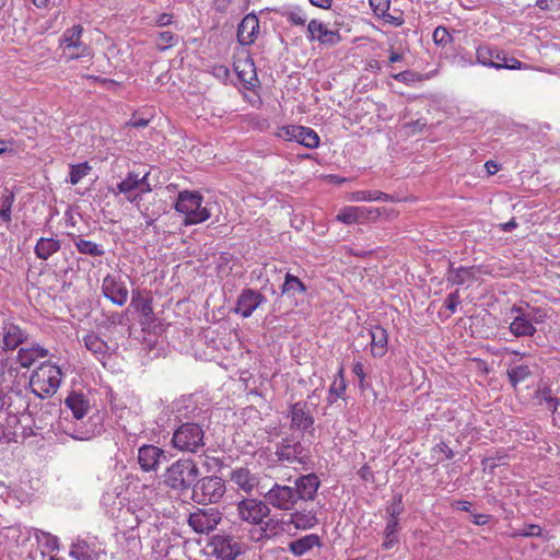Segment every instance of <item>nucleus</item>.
Masks as SVG:
<instances>
[{
	"label": "nucleus",
	"mask_w": 560,
	"mask_h": 560,
	"mask_svg": "<svg viewBox=\"0 0 560 560\" xmlns=\"http://www.w3.org/2000/svg\"><path fill=\"white\" fill-rule=\"evenodd\" d=\"M65 406L71 411L72 418L65 416L59 421V429L74 440L88 441L104 431L103 417L95 412L88 417L91 409L89 398L82 394L72 392L65 399Z\"/></svg>",
	"instance_id": "f257e3e1"
},
{
	"label": "nucleus",
	"mask_w": 560,
	"mask_h": 560,
	"mask_svg": "<svg viewBox=\"0 0 560 560\" xmlns=\"http://www.w3.org/2000/svg\"><path fill=\"white\" fill-rule=\"evenodd\" d=\"M199 474V468L194 459L180 458L167 467L163 482L172 490L184 494L192 490Z\"/></svg>",
	"instance_id": "f03ea898"
},
{
	"label": "nucleus",
	"mask_w": 560,
	"mask_h": 560,
	"mask_svg": "<svg viewBox=\"0 0 560 560\" xmlns=\"http://www.w3.org/2000/svg\"><path fill=\"white\" fill-rule=\"evenodd\" d=\"M1 410L7 413V422L10 427L20 423V418H30L33 422V411L31 409V392L28 388L11 387L7 393L0 396Z\"/></svg>",
	"instance_id": "7ed1b4c3"
},
{
	"label": "nucleus",
	"mask_w": 560,
	"mask_h": 560,
	"mask_svg": "<svg viewBox=\"0 0 560 560\" xmlns=\"http://www.w3.org/2000/svg\"><path fill=\"white\" fill-rule=\"evenodd\" d=\"M61 378L62 372L59 366L49 362L42 363L30 377V392L40 399L51 397L57 393Z\"/></svg>",
	"instance_id": "20e7f679"
},
{
	"label": "nucleus",
	"mask_w": 560,
	"mask_h": 560,
	"mask_svg": "<svg viewBox=\"0 0 560 560\" xmlns=\"http://www.w3.org/2000/svg\"><path fill=\"white\" fill-rule=\"evenodd\" d=\"M172 446L185 453H198L205 446V430L195 422H184L173 432Z\"/></svg>",
	"instance_id": "39448f33"
},
{
	"label": "nucleus",
	"mask_w": 560,
	"mask_h": 560,
	"mask_svg": "<svg viewBox=\"0 0 560 560\" xmlns=\"http://www.w3.org/2000/svg\"><path fill=\"white\" fill-rule=\"evenodd\" d=\"M175 210L185 214V225L205 222L211 215L209 209L202 206V196L197 191H180L175 203Z\"/></svg>",
	"instance_id": "423d86ee"
},
{
	"label": "nucleus",
	"mask_w": 560,
	"mask_h": 560,
	"mask_svg": "<svg viewBox=\"0 0 560 560\" xmlns=\"http://www.w3.org/2000/svg\"><path fill=\"white\" fill-rule=\"evenodd\" d=\"M225 491V482L221 477H198L191 490V500L199 505L215 504L220 502Z\"/></svg>",
	"instance_id": "0eeeda50"
},
{
	"label": "nucleus",
	"mask_w": 560,
	"mask_h": 560,
	"mask_svg": "<svg viewBox=\"0 0 560 560\" xmlns=\"http://www.w3.org/2000/svg\"><path fill=\"white\" fill-rule=\"evenodd\" d=\"M276 456L281 462H288L290 464L299 463L306 464L310 459V451L302 443L301 439L295 435L283 438L276 445Z\"/></svg>",
	"instance_id": "6e6552de"
},
{
	"label": "nucleus",
	"mask_w": 560,
	"mask_h": 560,
	"mask_svg": "<svg viewBox=\"0 0 560 560\" xmlns=\"http://www.w3.org/2000/svg\"><path fill=\"white\" fill-rule=\"evenodd\" d=\"M222 521V513L217 508H197L188 515L187 523L197 534L213 532Z\"/></svg>",
	"instance_id": "1a4fd4ad"
},
{
	"label": "nucleus",
	"mask_w": 560,
	"mask_h": 560,
	"mask_svg": "<svg viewBox=\"0 0 560 560\" xmlns=\"http://www.w3.org/2000/svg\"><path fill=\"white\" fill-rule=\"evenodd\" d=\"M212 555L220 560H235L244 553L245 545L230 535H215L211 538Z\"/></svg>",
	"instance_id": "9d476101"
},
{
	"label": "nucleus",
	"mask_w": 560,
	"mask_h": 560,
	"mask_svg": "<svg viewBox=\"0 0 560 560\" xmlns=\"http://www.w3.org/2000/svg\"><path fill=\"white\" fill-rule=\"evenodd\" d=\"M290 429L303 433H313L315 419L307 401H298L289 406Z\"/></svg>",
	"instance_id": "9b49d317"
},
{
	"label": "nucleus",
	"mask_w": 560,
	"mask_h": 560,
	"mask_svg": "<svg viewBox=\"0 0 560 560\" xmlns=\"http://www.w3.org/2000/svg\"><path fill=\"white\" fill-rule=\"evenodd\" d=\"M267 505L282 511H291L295 508L298 500L293 487L275 483L265 494Z\"/></svg>",
	"instance_id": "f8f14e48"
},
{
	"label": "nucleus",
	"mask_w": 560,
	"mask_h": 560,
	"mask_svg": "<svg viewBox=\"0 0 560 560\" xmlns=\"http://www.w3.org/2000/svg\"><path fill=\"white\" fill-rule=\"evenodd\" d=\"M237 513L242 521L260 525L270 513L266 502L257 499H243L237 503Z\"/></svg>",
	"instance_id": "ddd939ff"
},
{
	"label": "nucleus",
	"mask_w": 560,
	"mask_h": 560,
	"mask_svg": "<svg viewBox=\"0 0 560 560\" xmlns=\"http://www.w3.org/2000/svg\"><path fill=\"white\" fill-rule=\"evenodd\" d=\"M307 39L308 42H318L323 46L334 47L341 42V35L338 30H329L327 25L313 19L307 24Z\"/></svg>",
	"instance_id": "4468645a"
},
{
	"label": "nucleus",
	"mask_w": 560,
	"mask_h": 560,
	"mask_svg": "<svg viewBox=\"0 0 560 560\" xmlns=\"http://www.w3.org/2000/svg\"><path fill=\"white\" fill-rule=\"evenodd\" d=\"M83 34V26L81 24L73 25L63 32L59 39V47L65 49H75L77 52H71L69 59H79L89 55V47L85 45L81 37Z\"/></svg>",
	"instance_id": "2eb2a0df"
},
{
	"label": "nucleus",
	"mask_w": 560,
	"mask_h": 560,
	"mask_svg": "<svg viewBox=\"0 0 560 560\" xmlns=\"http://www.w3.org/2000/svg\"><path fill=\"white\" fill-rule=\"evenodd\" d=\"M167 460L166 452L155 445L144 444L138 450V463L143 471H156Z\"/></svg>",
	"instance_id": "dca6fc26"
},
{
	"label": "nucleus",
	"mask_w": 560,
	"mask_h": 560,
	"mask_svg": "<svg viewBox=\"0 0 560 560\" xmlns=\"http://www.w3.org/2000/svg\"><path fill=\"white\" fill-rule=\"evenodd\" d=\"M266 296L254 289H244L237 298L234 312L243 318H248L265 302Z\"/></svg>",
	"instance_id": "f3484780"
},
{
	"label": "nucleus",
	"mask_w": 560,
	"mask_h": 560,
	"mask_svg": "<svg viewBox=\"0 0 560 560\" xmlns=\"http://www.w3.org/2000/svg\"><path fill=\"white\" fill-rule=\"evenodd\" d=\"M320 486V479L314 472L301 475L294 480L293 490L299 501H313Z\"/></svg>",
	"instance_id": "a211bd4d"
},
{
	"label": "nucleus",
	"mask_w": 560,
	"mask_h": 560,
	"mask_svg": "<svg viewBox=\"0 0 560 560\" xmlns=\"http://www.w3.org/2000/svg\"><path fill=\"white\" fill-rule=\"evenodd\" d=\"M102 292L106 299L118 306H122L128 300L126 283L112 275H107L103 279Z\"/></svg>",
	"instance_id": "6ab92c4d"
},
{
	"label": "nucleus",
	"mask_w": 560,
	"mask_h": 560,
	"mask_svg": "<svg viewBox=\"0 0 560 560\" xmlns=\"http://www.w3.org/2000/svg\"><path fill=\"white\" fill-rule=\"evenodd\" d=\"M512 313H515V317L511 322L509 326L510 332L514 337H533L537 329L533 325L534 317L526 316L525 310L521 306H513L511 308Z\"/></svg>",
	"instance_id": "aec40b11"
},
{
	"label": "nucleus",
	"mask_w": 560,
	"mask_h": 560,
	"mask_svg": "<svg viewBox=\"0 0 560 560\" xmlns=\"http://www.w3.org/2000/svg\"><path fill=\"white\" fill-rule=\"evenodd\" d=\"M140 313V324L143 330H151L155 322V315L152 307V299L141 294L140 291H132L131 304Z\"/></svg>",
	"instance_id": "412c9836"
},
{
	"label": "nucleus",
	"mask_w": 560,
	"mask_h": 560,
	"mask_svg": "<svg viewBox=\"0 0 560 560\" xmlns=\"http://www.w3.org/2000/svg\"><path fill=\"white\" fill-rule=\"evenodd\" d=\"M2 350L12 351L20 345L26 341L28 334L23 330L19 325L10 320H4L2 324Z\"/></svg>",
	"instance_id": "4be33fe9"
},
{
	"label": "nucleus",
	"mask_w": 560,
	"mask_h": 560,
	"mask_svg": "<svg viewBox=\"0 0 560 560\" xmlns=\"http://www.w3.org/2000/svg\"><path fill=\"white\" fill-rule=\"evenodd\" d=\"M149 177V173H145L142 177H139L138 174L133 172H129L127 177L118 183L116 187L110 188V191L114 195L124 194L127 197V200L130 202H135L140 198V194H135V190L144 184L147 178Z\"/></svg>",
	"instance_id": "5701e85b"
},
{
	"label": "nucleus",
	"mask_w": 560,
	"mask_h": 560,
	"mask_svg": "<svg viewBox=\"0 0 560 560\" xmlns=\"http://www.w3.org/2000/svg\"><path fill=\"white\" fill-rule=\"evenodd\" d=\"M293 510L289 515L288 524L293 525L295 529L308 530L319 523L316 510L306 506Z\"/></svg>",
	"instance_id": "b1692460"
},
{
	"label": "nucleus",
	"mask_w": 560,
	"mask_h": 560,
	"mask_svg": "<svg viewBox=\"0 0 560 560\" xmlns=\"http://www.w3.org/2000/svg\"><path fill=\"white\" fill-rule=\"evenodd\" d=\"M259 32V20L256 14L249 13L243 18L237 27V40L246 46L255 42Z\"/></svg>",
	"instance_id": "393cba45"
},
{
	"label": "nucleus",
	"mask_w": 560,
	"mask_h": 560,
	"mask_svg": "<svg viewBox=\"0 0 560 560\" xmlns=\"http://www.w3.org/2000/svg\"><path fill=\"white\" fill-rule=\"evenodd\" d=\"M230 480L246 493H250L259 483V478L246 467L233 469Z\"/></svg>",
	"instance_id": "a878e982"
},
{
	"label": "nucleus",
	"mask_w": 560,
	"mask_h": 560,
	"mask_svg": "<svg viewBox=\"0 0 560 560\" xmlns=\"http://www.w3.org/2000/svg\"><path fill=\"white\" fill-rule=\"evenodd\" d=\"M323 542L317 534H308L299 539L292 540L288 545V550L295 557H301L315 547H322Z\"/></svg>",
	"instance_id": "bb28decb"
},
{
	"label": "nucleus",
	"mask_w": 560,
	"mask_h": 560,
	"mask_svg": "<svg viewBox=\"0 0 560 560\" xmlns=\"http://www.w3.org/2000/svg\"><path fill=\"white\" fill-rule=\"evenodd\" d=\"M477 270L476 266L454 268L453 262L448 261L447 281L457 285L472 282L476 280Z\"/></svg>",
	"instance_id": "cd10ccee"
},
{
	"label": "nucleus",
	"mask_w": 560,
	"mask_h": 560,
	"mask_svg": "<svg viewBox=\"0 0 560 560\" xmlns=\"http://www.w3.org/2000/svg\"><path fill=\"white\" fill-rule=\"evenodd\" d=\"M371 336V351L373 357L382 358L387 350L388 335L382 326H374L369 331Z\"/></svg>",
	"instance_id": "c85d7f7f"
},
{
	"label": "nucleus",
	"mask_w": 560,
	"mask_h": 560,
	"mask_svg": "<svg viewBox=\"0 0 560 560\" xmlns=\"http://www.w3.org/2000/svg\"><path fill=\"white\" fill-rule=\"evenodd\" d=\"M61 245L58 240L52 237H40L34 248L36 256L42 260H47L50 256L60 249Z\"/></svg>",
	"instance_id": "c756f323"
},
{
	"label": "nucleus",
	"mask_w": 560,
	"mask_h": 560,
	"mask_svg": "<svg viewBox=\"0 0 560 560\" xmlns=\"http://www.w3.org/2000/svg\"><path fill=\"white\" fill-rule=\"evenodd\" d=\"M493 63L498 66V67H492L495 70H502V69L517 70V69H522V67H523V63L518 59H516L514 57H509L504 50L499 49L498 47H494Z\"/></svg>",
	"instance_id": "7c9ffc66"
},
{
	"label": "nucleus",
	"mask_w": 560,
	"mask_h": 560,
	"mask_svg": "<svg viewBox=\"0 0 560 560\" xmlns=\"http://www.w3.org/2000/svg\"><path fill=\"white\" fill-rule=\"evenodd\" d=\"M84 345L89 351L104 359L109 351V347L97 334L90 332L84 338Z\"/></svg>",
	"instance_id": "2f4dec72"
},
{
	"label": "nucleus",
	"mask_w": 560,
	"mask_h": 560,
	"mask_svg": "<svg viewBox=\"0 0 560 560\" xmlns=\"http://www.w3.org/2000/svg\"><path fill=\"white\" fill-rule=\"evenodd\" d=\"M306 292V285L296 276L287 272L284 282L281 285V293L288 296H295Z\"/></svg>",
	"instance_id": "473e14b6"
},
{
	"label": "nucleus",
	"mask_w": 560,
	"mask_h": 560,
	"mask_svg": "<svg viewBox=\"0 0 560 560\" xmlns=\"http://www.w3.org/2000/svg\"><path fill=\"white\" fill-rule=\"evenodd\" d=\"M296 142L299 144L304 145L307 149H315L319 145V136L314 129L305 126H300Z\"/></svg>",
	"instance_id": "72a5a7b5"
},
{
	"label": "nucleus",
	"mask_w": 560,
	"mask_h": 560,
	"mask_svg": "<svg viewBox=\"0 0 560 560\" xmlns=\"http://www.w3.org/2000/svg\"><path fill=\"white\" fill-rule=\"evenodd\" d=\"M70 556L78 560H94V551L90 548L89 544L83 539H78L72 542L70 548Z\"/></svg>",
	"instance_id": "f704fd0d"
},
{
	"label": "nucleus",
	"mask_w": 560,
	"mask_h": 560,
	"mask_svg": "<svg viewBox=\"0 0 560 560\" xmlns=\"http://www.w3.org/2000/svg\"><path fill=\"white\" fill-rule=\"evenodd\" d=\"M346 388L347 386L343 378V370L341 369L329 387V393L327 397L328 404L332 405L337 401L338 398L342 397V395L346 392Z\"/></svg>",
	"instance_id": "c9c22d12"
},
{
	"label": "nucleus",
	"mask_w": 560,
	"mask_h": 560,
	"mask_svg": "<svg viewBox=\"0 0 560 560\" xmlns=\"http://www.w3.org/2000/svg\"><path fill=\"white\" fill-rule=\"evenodd\" d=\"M510 384L516 388V386L524 382L532 375V371L528 365L521 364L514 368H510L506 371Z\"/></svg>",
	"instance_id": "e433bc0d"
},
{
	"label": "nucleus",
	"mask_w": 560,
	"mask_h": 560,
	"mask_svg": "<svg viewBox=\"0 0 560 560\" xmlns=\"http://www.w3.org/2000/svg\"><path fill=\"white\" fill-rule=\"evenodd\" d=\"M74 245L78 252L84 255L100 257L105 254L103 247L92 241L78 238L77 241H74Z\"/></svg>",
	"instance_id": "4c0bfd02"
},
{
	"label": "nucleus",
	"mask_w": 560,
	"mask_h": 560,
	"mask_svg": "<svg viewBox=\"0 0 560 560\" xmlns=\"http://www.w3.org/2000/svg\"><path fill=\"white\" fill-rule=\"evenodd\" d=\"M398 521H387L384 529V541L382 544L385 550H390L398 542Z\"/></svg>",
	"instance_id": "58836bf2"
},
{
	"label": "nucleus",
	"mask_w": 560,
	"mask_h": 560,
	"mask_svg": "<svg viewBox=\"0 0 560 560\" xmlns=\"http://www.w3.org/2000/svg\"><path fill=\"white\" fill-rule=\"evenodd\" d=\"M494 46L480 45L476 48V62L485 67H498L493 63Z\"/></svg>",
	"instance_id": "ea45409f"
},
{
	"label": "nucleus",
	"mask_w": 560,
	"mask_h": 560,
	"mask_svg": "<svg viewBox=\"0 0 560 560\" xmlns=\"http://www.w3.org/2000/svg\"><path fill=\"white\" fill-rule=\"evenodd\" d=\"M508 458L509 455L505 451H495L492 455L485 457L481 460V465L483 467V470H489L490 472H493L494 468L501 464H505Z\"/></svg>",
	"instance_id": "a19ab883"
},
{
	"label": "nucleus",
	"mask_w": 560,
	"mask_h": 560,
	"mask_svg": "<svg viewBox=\"0 0 560 560\" xmlns=\"http://www.w3.org/2000/svg\"><path fill=\"white\" fill-rule=\"evenodd\" d=\"M91 170L92 167L89 165L88 162L70 165L69 183L71 185H77L83 177H85L91 172Z\"/></svg>",
	"instance_id": "79ce46f5"
},
{
	"label": "nucleus",
	"mask_w": 560,
	"mask_h": 560,
	"mask_svg": "<svg viewBox=\"0 0 560 560\" xmlns=\"http://www.w3.org/2000/svg\"><path fill=\"white\" fill-rule=\"evenodd\" d=\"M177 40H178V37L174 33H172L170 31L161 32L158 35L156 48L160 51H164V50L175 46L177 44Z\"/></svg>",
	"instance_id": "37998d69"
},
{
	"label": "nucleus",
	"mask_w": 560,
	"mask_h": 560,
	"mask_svg": "<svg viewBox=\"0 0 560 560\" xmlns=\"http://www.w3.org/2000/svg\"><path fill=\"white\" fill-rule=\"evenodd\" d=\"M360 217H361V211L359 208L349 207V208L342 209L338 213L337 220L342 223H346V224H352V223L358 222Z\"/></svg>",
	"instance_id": "c03bdc74"
},
{
	"label": "nucleus",
	"mask_w": 560,
	"mask_h": 560,
	"mask_svg": "<svg viewBox=\"0 0 560 560\" xmlns=\"http://www.w3.org/2000/svg\"><path fill=\"white\" fill-rule=\"evenodd\" d=\"M387 521H398L399 515L404 512L402 497L397 494L393 498V502L387 506Z\"/></svg>",
	"instance_id": "a18cd8bd"
},
{
	"label": "nucleus",
	"mask_w": 560,
	"mask_h": 560,
	"mask_svg": "<svg viewBox=\"0 0 560 560\" xmlns=\"http://www.w3.org/2000/svg\"><path fill=\"white\" fill-rule=\"evenodd\" d=\"M357 200H363V201H388L389 196L385 192H382L380 190H363L357 192Z\"/></svg>",
	"instance_id": "49530a36"
},
{
	"label": "nucleus",
	"mask_w": 560,
	"mask_h": 560,
	"mask_svg": "<svg viewBox=\"0 0 560 560\" xmlns=\"http://www.w3.org/2000/svg\"><path fill=\"white\" fill-rule=\"evenodd\" d=\"M35 352L31 350V348H21L18 351L16 361L20 363L22 368H30L36 360Z\"/></svg>",
	"instance_id": "de8ad7c7"
},
{
	"label": "nucleus",
	"mask_w": 560,
	"mask_h": 560,
	"mask_svg": "<svg viewBox=\"0 0 560 560\" xmlns=\"http://www.w3.org/2000/svg\"><path fill=\"white\" fill-rule=\"evenodd\" d=\"M36 538L39 540L42 538H45V547L50 550H57L59 549V540L56 536L51 535L50 533L44 532L42 529H36L35 534Z\"/></svg>",
	"instance_id": "09e8293b"
},
{
	"label": "nucleus",
	"mask_w": 560,
	"mask_h": 560,
	"mask_svg": "<svg viewBox=\"0 0 560 560\" xmlns=\"http://www.w3.org/2000/svg\"><path fill=\"white\" fill-rule=\"evenodd\" d=\"M299 130H300L299 125H289V126L281 127L277 135L279 138L285 140V141H295L296 142V137H298Z\"/></svg>",
	"instance_id": "8fccbe9b"
},
{
	"label": "nucleus",
	"mask_w": 560,
	"mask_h": 560,
	"mask_svg": "<svg viewBox=\"0 0 560 560\" xmlns=\"http://www.w3.org/2000/svg\"><path fill=\"white\" fill-rule=\"evenodd\" d=\"M392 77L394 80L405 84H411L421 80V74L413 72L411 70H405L399 73L393 74Z\"/></svg>",
	"instance_id": "3c124183"
},
{
	"label": "nucleus",
	"mask_w": 560,
	"mask_h": 560,
	"mask_svg": "<svg viewBox=\"0 0 560 560\" xmlns=\"http://www.w3.org/2000/svg\"><path fill=\"white\" fill-rule=\"evenodd\" d=\"M433 42L439 46H446L452 42V36L446 27L438 26L433 32Z\"/></svg>",
	"instance_id": "603ef678"
},
{
	"label": "nucleus",
	"mask_w": 560,
	"mask_h": 560,
	"mask_svg": "<svg viewBox=\"0 0 560 560\" xmlns=\"http://www.w3.org/2000/svg\"><path fill=\"white\" fill-rule=\"evenodd\" d=\"M542 534V529L537 524L525 525L523 528H520L515 532L514 536L520 537H540Z\"/></svg>",
	"instance_id": "864d4df0"
},
{
	"label": "nucleus",
	"mask_w": 560,
	"mask_h": 560,
	"mask_svg": "<svg viewBox=\"0 0 560 560\" xmlns=\"http://www.w3.org/2000/svg\"><path fill=\"white\" fill-rule=\"evenodd\" d=\"M14 201V195L9 194L7 196H3L2 198V206L0 208V218L4 222H9L11 220V207Z\"/></svg>",
	"instance_id": "5fc2aeb1"
},
{
	"label": "nucleus",
	"mask_w": 560,
	"mask_h": 560,
	"mask_svg": "<svg viewBox=\"0 0 560 560\" xmlns=\"http://www.w3.org/2000/svg\"><path fill=\"white\" fill-rule=\"evenodd\" d=\"M369 4L376 16L384 15L389 10L390 0H369Z\"/></svg>",
	"instance_id": "6e6d98bb"
},
{
	"label": "nucleus",
	"mask_w": 560,
	"mask_h": 560,
	"mask_svg": "<svg viewBox=\"0 0 560 560\" xmlns=\"http://www.w3.org/2000/svg\"><path fill=\"white\" fill-rule=\"evenodd\" d=\"M292 25L303 26L306 23V15L301 11H289L284 14Z\"/></svg>",
	"instance_id": "4d7b16f0"
},
{
	"label": "nucleus",
	"mask_w": 560,
	"mask_h": 560,
	"mask_svg": "<svg viewBox=\"0 0 560 560\" xmlns=\"http://www.w3.org/2000/svg\"><path fill=\"white\" fill-rule=\"evenodd\" d=\"M460 303L459 292L456 290L455 292L450 293L444 302V306L451 311V313H455L457 306Z\"/></svg>",
	"instance_id": "13d9d810"
},
{
	"label": "nucleus",
	"mask_w": 560,
	"mask_h": 560,
	"mask_svg": "<svg viewBox=\"0 0 560 560\" xmlns=\"http://www.w3.org/2000/svg\"><path fill=\"white\" fill-rule=\"evenodd\" d=\"M525 314H526V316L534 317V319H533L534 326H535V324L544 323L547 317L546 313L541 308H538V307H533L528 311L525 310Z\"/></svg>",
	"instance_id": "bf43d9fd"
},
{
	"label": "nucleus",
	"mask_w": 560,
	"mask_h": 560,
	"mask_svg": "<svg viewBox=\"0 0 560 560\" xmlns=\"http://www.w3.org/2000/svg\"><path fill=\"white\" fill-rule=\"evenodd\" d=\"M380 18H382L386 23L393 25V26H401L405 22L404 18H402V13L400 12L398 15H393L390 13L385 12L384 15H381Z\"/></svg>",
	"instance_id": "052dcab7"
},
{
	"label": "nucleus",
	"mask_w": 560,
	"mask_h": 560,
	"mask_svg": "<svg viewBox=\"0 0 560 560\" xmlns=\"http://www.w3.org/2000/svg\"><path fill=\"white\" fill-rule=\"evenodd\" d=\"M358 475L359 477L363 480V481H370V482H373L374 481V472L372 470V468L368 465V464H364L359 470H358Z\"/></svg>",
	"instance_id": "680f3d73"
},
{
	"label": "nucleus",
	"mask_w": 560,
	"mask_h": 560,
	"mask_svg": "<svg viewBox=\"0 0 560 560\" xmlns=\"http://www.w3.org/2000/svg\"><path fill=\"white\" fill-rule=\"evenodd\" d=\"M427 126V120L424 118H419L405 125V128L410 129L411 133L415 135L421 131Z\"/></svg>",
	"instance_id": "e2e57ef3"
},
{
	"label": "nucleus",
	"mask_w": 560,
	"mask_h": 560,
	"mask_svg": "<svg viewBox=\"0 0 560 560\" xmlns=\"http://www.w3.org/2000/svg\"><path fill=\"white\" fill-rule=\"evenodd\" d=\"M212 73L215 78L221 81H225L230 77V71L225 66H214L212 69Z\"/></svg>",
	"instance_id": "0e129e2a"
},
{
	"label": "nucleus",
	"mask_w": 560,
	"mask_h": 560,
	"mask_svg": "<svg viewBox=\"0 0 560 560\" xmlns=\"http://www.w3.org/2000/svg\"><path fill=\"white\" fill-rule=\"evenodd\" d=\"M173 23V15L170 13H161L155 19V25L159 27L168 26Z\"/></svg>",
	"instance_id": "69168bd1"
},
{
	"label": "nucleus",
	"mask_w": 560,
	"mask_h": 560,
	"mask_svg": "<svg viewBox=\"0 0 560 560\" xmlns=\"http://www.w3.org/2000/svg\"><path fill=\"white\" fill-rule=\"evenodd\" d=\"M435 448L445 455L446 459H452L454 457V452L445 442H440L436 444Z\"/></svg>",
	"instance_id": "338daca9"
},
{
	"label": "nucleus",
	"mask_w": 560,
	"mask_h": 560,
	"mask_svg": "<svg viewBox=\"0 0 560 560\" xmlns=\"http://www.w3.org/2000/svg\"><path fill=\"white\" fill-rule=\"evenodd\" d=\"M547 408L555 413L558 410V407L560 405V399L557 397H546Z\"/></svg>",
	"instance_id": "774afa93"
}]
</instances>
